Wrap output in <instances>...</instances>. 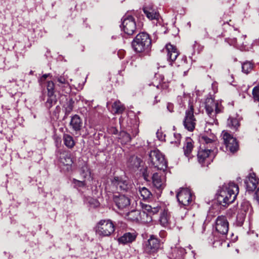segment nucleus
Segmentation results:
<instances>
[{"mask_svg": "<svg viewBox=\"0 0 259 259\" xmlns=\"http://www.w3.org/2000/svg\"><path fill=\"white\" fill-rule=\"evenodd\" d=\"M201 142L207 145L206 149H214L217 145L216 137L213 134L208 135L204 134L200 139Z\"/></svg>", "mask_w": 259, "mask_h": 259, "instance_id": "obj_15", "label": "nucleus"}, {"mask_svg": "<svg viewBox=\"0 0 259 259\" xmlns=\"http://www.w3.org/2000/svg\"><path fill=\"white\" fill-rule=\"evenodd\" d=\"M127 220L133 222H139L140 211L138 210H134L126 214Z\"/></svg>", "mask_w": 259, "mask_h": 259, "instance_id": "obj_25", "label": "nucleus"}, {"mask_svg": "<svg viewBox=\"0 0 259 259\" xmlns=\"http://www.w3.org/2000/svg\"><path fill=\"white\" fill-rule=\"evenodd\" d=\"M122 29L127 35H132L136 29V24L135 19L132 16H128L123 20Z\"/></svg>", "mask_w": 259, "mask_h": 259, "instance_id": "obj_11", "label": "nucleus"}, {"mask_svg": "<svg viewBox=\"0 0 259 259\" xmlns=\"http://www.w3.org/2000/svg\"><path fill=\"white\" fill-rule=\"evenodd\" d=\"M57 81L58 82V85L61 87H65L69 86V83L67 79L64 76H59L56 78Z\"/></svg>", "mask_w": 259, "mask_h": 259, "instance_id": "obj_34", "label": "nucleus"}, {"mask_svg": "<svg viewBox=\"0 0 259 259\" xmlns=\"http://www.w3.org/2000/svg\"><path fill=\"white\" fill-rule=\"evenodd\" d=\"M112 112L114 113L120 114L124 110V107L119 101L113 103L112 106Z\"/></svg>", "mask_w": 259, "mask_h": 259, "instance_id": "obj_26", "label": "nucleus"}, {"mask_svg": "<svg viewBox=\"0 0 259 259\" xmlns=\"http://www.w3.org/2000/svg\"><path fill=\"white\" fill-rule=\"evenodd\" d=\"M149 35L145 32L139 33L132 42V46L137 52H142L151 45Z\"/></svg>", "mask_w": 259, "mask_h": 259, "instance_id": "obj_4", "label": "nucleus"}, {"mask_svg": "<svg viewBox=\"0 0 259 259\" xmlns=\"http://www.w3.org/2000/svg\"><path fill=\"white\" fill-rule=\"evenodd\" d=\"M213 150L211 149H205L200 150L197 154L198 160L201 164L208 165L212 161L213 156L211 153Z\"/></svg>", "mask_w": 259, "mask_h": 259, "instance_id": "obj_13", "label": "nucleus"}, {"mask_svg": "<svg viewBox=\"0 0 259 259\" xmlns=\"http://www.w3.org/2000/svg\"><path fill=\"white\" fill-rule=\"evenodd\" d=\"M241 207L244 212H245L248 208V204L247 203L244 202V204L241 205Z\"/></svg>", "mask_w": 259, "mask_h": 259, "instance_id": "obj_43", "label": "nucleus"}, {"mask_svg": "<svg viewBox=\"0 0 259 259\" xmlns=\"http://www.w3.org/2000/svg\"><path fill=\"white\" fill-rule=\"evenodd\" d=\"M169 106H170V105H168L167 106V107L169 111H170V110L169 109V108H170Z\"/></svg>", "mask_w": 259, "mask_h": 259, "instance_id": "obj_47", "label": "nucleus"}, {"mask_svg": "<svg viewBox=\"0 0 259 259\" xmlns=\"http://www.w3.org/2000/svg\"><path fill=\"white\" fill-rule=\"evenodd\" d=\"M228 125L233 130H236L239 126L238 120L236 118L229 117L227 121Z\"/></svg>", "mask_w": 259, "mask_h": 259, "instance_id": "obj_30", "label": "nucleus"}, {"mask_svg": "<svg viewBox=\"0 0 259 259\" xmlns=\"http://www.w3.org/2000/svg\"><path fill=\"white\" fill-rule=\"evenodd\" d=\"M139 192L143 199L147 200L151 197L152 194L146 188L142 187L139 189Z\"/></svg>", "mask_w": 259, "mask_h": 259, "instance_id": "obj_32", "label": "nucleus"}, {"mask_svg": "<svg viewBox=\"0 0 259 259\" xmlns=\"http://www.w3.org/2000/svg\"><path fill=\"white\" fill-rule=\"evenodd\" d=\"M143 210L140 211L139 222L142 223H148L152 221V215L157 213L159 210V207L153 206L146 204H142Z\"/></svg>", "mask_w": 259, "mask_h": 259, "instance_id": "obj_7", "label": "nucleus"}, {"mask_svg": "<svg viewBox=\"0 0 259 259\" xmlns=\"http://www.w3.org/2000/svg\"><path fill=\"white\" fill-rule=\"evenodd\" d=\"M149 157V160L152 166L159 170L164 171L166 169L167 167L166 162L164 156L158 150L155 149L151 151Z\"/></svg>", "mask_w": 259, "mask_h": 259, "instance_id": "obj_6", "label": "nucleus"}, {"mask_svg": "<svg viewBox=\"0 0 259 259\" xmlns=\"http://www.w3.org/2000/svg\"><path fill=\"white\" fill-rule=\"evenodd\" d=\"M117 132V130L115 128H112L111 129V133L114 134H116Z\"/></svg>", "mask_w": 259, "mask_h": 259, "instance_id": "obj_45", "label": "nucleus"}, {"mask_svg": "<svg viewBox=\"0 0 259 259\" xmlns=\"http://www.w3.org/2000/svg\"><path fill=\"white\" fill-rule=\"evenodd\" d=\"M222 136L227 150L234 153L238 150V144L236 141V139L231 135L225 131H223L222 134Z\"/></svg>", "mask_w": 259, "mask_h": 259, "instance_id": "obj_8", "label": "nucleus"}, {"mask_svg": "<svg viewBox=\"0 0 259 259\" xmlns=\"http://www.w3.org/2000/svg\"><path fill=\"white\" fill-rule=\"evenodd\" d=\"M169 106H170V105H168L167 106V107L169 111H170V110L169 109V108H170Z\"/></svg>", "mask_w": 259, "mask_h": 259, "instance_id": "obj_48", "label": "nucleus"}, {"mask_svg": "<svg viewBox=\"0 0 259 259\" xmlns=\"http://www.w3.org/2000/svg\"><path fill=\"white\" fill-rule=\"evenodd\" d=\"M119 140L122 144H126L131 140L130 135L124 131H122L119 134Z\"/></svg>", "mask_w": 259, "mask_h": 259, "instance_id": "obj_29", "label": "nucleus"}, {"mask_svg": "<svg viewBox=\"0 0 259 259\" xmlns=\"http://www.w3.org/2000/svg\"><path fill=\"white\" fill-rule=\"evenodd\" d=\"M157 99H158V97L156 96L155 97V101H154V104L157 103H158V101H159V100H158Z\"/></svg>", "mask_w": 259, "mask_h": 259, "instance_id": "obj_46", "label": "nucleus"}, {"mask_svg": "<svg viewBox=\"0 0 259 259\" xmlns=\"http://www.w3.org/2000/svg\"><path fill=\"white\" fill-rule=\"evenodd\" d=\"M63 141L65 145L68 148H72L75 145L73 138L69 135L64 134L63 136Z\"/></svg>", "mask_w": 259, "mask_h": 259, "instance_id": "obj_28", "label": "nucleus"}, {"mask_svg": "<svg viewBox=\"0 0 259 259\" xmlns=\"http://www.w3.org/2000/svg\"><path fill=\"white\" fill-rule=\"evenodd\" d=\"M131 185L121 178L115 177L111 180V183L105 188L106 190L114 194V201L119 209H123L128 207L131 203L130 198L124 195L119 194L121 191H127Z\"/></svg>", "mask_w": 259, "mask_h": 259, "instance_id": "obj_1", "label": "nucleus"}, {"mask_svg": "<svg viewBox=\"0 0 259 259\" xmlns=\"http://www.w3.org/2000/svg\"><path fill=\"white\" fill-rule=\"evenodd\" d=\"M50 76V74H44L42 76V77L40 78L39 79V81L41 82V83H43L45 80L46 79V78L48 77V76Z\"/></svg>", "mask_w": 259, "mask_h": 259, "instance_id": "obj_42", "label": "nucleus"}, {"mask_svg": "<svg viewBox=\"0 0 259 259\" xmlns=\"http://www.w3.org/2000/svg\"><path fill=\"white\" fill-rule=\"evenodd\" d=\"M48 98L46 102V106L48 108H51L56 103L57 99L56 96H54V93L48 94Z\"/></svg>", "mask_w": 259, "mask_h": 259, "instance_id": "obj_33", "label": "nucleus"}, {"mask_svg": "<svg viewBox=\"0 0 259 259\" xmlns=\"http://www.w3.org/2000/svg\"><path fill=\"white\" fill-rule=\"evenodd\" d=\"M72 183L74 185V187L77 189L83 188L86 185L84 181H79L75 179L72 180Z\"/></svg>", "mask_w": 259, "mask_h": 259, "instance_id": "obj_36", "label": "nucleus"}, {"mask_svg": "<svg viewBox=\"0 0 259 259\" xmlns=\"http://www.w3.org/2000/svg\"><path fill=\"white\" fill-rule=\"evenodd\" d=\"M115 231V226L110 220H101L96 225V232L100 237L110 236Z\"/></svg>", "mask_w": 259, "mask_h": 259, "instance_id": "obj_5", "label": "nucleus"}, {"mask_svg": "<svg viewBox=\"0 0 259 259\" xmlns=\"http://www.w3.org/2000/svg\"><path fill=\"white\" fill-rule=\"evenodd\" d=\"M193 148L192 140L190 138H188L186 140V143L183 147L185 155L189 157Z\"/></svg>", "mask_w": 259, "mask_h": 259, "instance_id": "obj_27", "label": "nucleus"}, {"mask_svg": "<svg viewBox=\"0 0 259 259\" xmlns=\"http://www.w3.org/2000/svg\"><path fill=\"white\" fill-rule=\"evenodd\" d=\"M181 136L180 134L174 133L173 136L170 138V143L175 144L178 146L180 143Z\"/></svg>", "mask_w": 259, "mask_h": 259, "instance_id": "obj_35", "label": "nucleus"}, {"mask_svg": "<svg viewBox=\"0 0 259 259\" xmlns=\"http://www.w3.org/2000/svg\"><path fill=\"white\" fill-rule=\"evenodd\" d=\"M239 192L238 186L234 183L224 184L218 192L217 201L220 205L226 206L232 203Z\"/></svg>", "mask_w": 259, "mask_h": 259, "instance_id": "obj_2", "label": "nucleus"}, {"mask_svg": "<svg viewBox=\"0 0 259 259\" xmlns=\"http://www.w3.org/2000/svg\"><path fill=\"white\" fill-rule=\"evenodd\" d=\"M242 71L245 73H248L252 68V65L250 62H245L242 64Z\"/></svg>", "mask_w": 259, "mask_h": 259, "instance_id": "obj_38", "label": "nucleus"}, {"mask_svg": "<svg viewBox=\"0 0 259 259\" xmlns=\"http://www.w3.org/2000/svg\"><path fill=\"white\" fill-rule=\"evenodd\" d=\"M206 112L210 117V119L207 121L209 124L215 123L218 124L217 120L215 118L217 114L222 111V106L219 102H215L212 98H207L205 102Z\"/></svg>", "mask_w": 259, "mask_h": 259, "instance_id": "obj_3", "label": "nucleus"}, {"mask_svg": "<svg viewBox=\"0 0 259 259\" xmlns=\"http://www.w3.org/2000/svg\"><path fill=\"white\" fill-rule=\"evenodd\" d=\"M70 124L73 130L78 131L81 129L82 121L78 115H75L72 117Z\"/></svg>", "mask_w": 259, "mask_h": 259, "instance_id": "obj_22", "label": "nucleus"}, {"mask_svg": "<svg viewBox=\"0 0 259 259\" xmlns=\"http://www.w3.org/2000/svg\"><path fill=\"white\" fill-rule=\"evenodd\" d=\"M252 94L254 101L259 102V86L254 87Z\"/></svg>", "mask_w": 259, "mask_h": 259, "instance_id": "obj_39", "label": "nucleus"}, {"mask_svg": "<svg viewBox=\"0 0 259 259\" xmlns=\"http://www.w3.org/2000/svg\"><path fill=\"white\" fill-rule=\"evenodd\" d=\"M215 229L222 235H225L229 230V223L224 216L221 215L217 218L215 221Z\"/></svg>", "mask_w": 259, "mask_h": 259, "instance_id": "obj_14", "label": "nucleus"}, {"mask_svg": "<svg viewBox=\"0 0 259 259\" xmlns=\"http://www.w3.org/2000/svg\"><path fill=\"white\" fill-rule=\"evenodd\" d=\"M170 214L167 210L164 209L160 213L159 222L160 224L164 226H167L169 224Z\"/></svg>", "mask_w": 259, "mask_h": 259, "instance_id": "obj_24", "label": "nucleus"}, {"mask_svg": "<svg viewBox=\"0 0 259 259\" xmlns=\"http://www.w3.org/2000/svg\"><path fill=\"white\" fill-rule=\"evenodd\" d=\"M140 159L137 157L131 156L128 160V166L131 167H138L140 165Z\"/></svg>", "mask_w": 259, "mask_h": 259, "instance_id": "obj_31", "label": "nucleus"}, {"mask_svg": "<svg viewBox=\"0 0 259 259\" xmlns=\"http://www.w3.org/2000/svg\"><path fill=\"white\" fill-rule=\"evenodd\" d=\"M61 162L66 166V170H69L71 169L73 163L71 155L69 153H63L60 156Z\"/></svg>", "mask_w": 259, "mask_h": 259, "instance_id": "obj_21", "label": "nucleus"}, {"mask_svg": "<svg viewBox=\"0 0 259 259\" xmlns=\"http://www.w3.org/2000/svg\"><path fill=\"white\" fill-rule=\"evenodd\" d=\"M80 174L82 175L84 178H85L90 174L89 169L86 163H84L80 168Z\"/></svg>", "mask_w": 259, "mask_h": 259, "instance_id": "obj_37", "label": "nucleus"}, {"mask_svg": "<svg viewBox=\"0 0 259 259\" xmlns=\"http://www.w3.org/2000/svg\"><path fill=\"white\" fill-rule=\"evenodd\" d=\"M165 49L167 52V60L169 62H173L179 55V51L175 46L170 44L166 45Z\"/></svg>", "mask_w": 259, "mask_h": 259, "instance_id": "obj_16", "label": "nucleus"}, {"mask_svg": "<svg viewBox=\"0 0 259 259\" xmlns=\"http://www.w3.org/2000/svg\"><path fill=\"white\" fill-rule=\"evenodd\" d=\"M153 85L157 89H166L168 87V82L164 81V76L160 74H156L153 81Z\"/></svg>", "mask_w": 259, "mask_h": 259, "instance_id": "obj_19", "label": "nucleus"}, {"mask_svg": "<svg viewBox=\"0 0 259 259\" xmlns=\"http://www.w3.org/2000/svg\"><path fill=\"white\" fill-rule=\"evenodd\" d=\"M254 198L259 203V191L257 190L254 194Z\"/></svg>", "mask_w": 259, "mask_h": 259, "instance_id": "obj_44", "label": "nucleus"}, {"mask_svg": "<svg viewBox=\"0 0 259 259\" xmlns=\"http://www.w3.org/2000/svg\"><path fill=\"white\" fill-rule=\"evenodd\" d=\"M165 176L163 174L156 172L152 177V183L154 187L159 189H163L165 186Z\"/></svg>", "mask_w": 259, "mask_h": 259, "instance_id": "obj_18", "label": "nucleus"}, {"mask_svg": "<svg viewBox=\"0 0 259 259\" xmlns=\"http://www.w3.org/2000/svg\"><path fill=\"white\" fill-rule=\"evenodd\" d=\"M193 113V107L189 104V109L186 111V115L183 121L185 128L189 131H193L196 124V120Z\"/></svg>", "mask_w": 259, "mask_h": 259, "instance_id": "obj_10", "label": "nucleus"}, {"mask_svg": "<svg viewBox=\"0 0 259 259\" xmlns=\"http://www.w3.org/2000/svg\"><path fill=\"white\" fill-rule=\"evenodd\" d=\"M54 83L53 81H50L48 82L47 90L48 94L54 93Z\"/></svg>", "mask_w": 259, "mask_h": 259, "instance_id": "obj_40", "label": "nucleus"}, {"mask_svg": "<svg viewBox=\"0 0 259 259\" xmlns=\"http://www.w3.org/2000/svg\"><path fill=\"white\" fill-rule=\"evenodd\" d=\"M89 203L93 207H97L99 206L100 203L96 199H91L89 200Z\"/></svg>", "mask_w": 259, "mask_h": 259, "instance_id": "obj_41", "label": "nucleus"}, {"mask_svg": "<svg viewBox=\"0 0 259 259\" xmlns=\"http://www.w3.org/2000/svg\"><path fill=\"white\" fill-rule=\"evenodd\" d=\"M144 12L147 17L150 20L159 19L160 17L159 13L152 6H147L143 9Z\"/></svg>", "mask_w": 259, "mask_h": 259, "instance_id": "obj_20", "label": "nucleus"}, {"mask_svg": "<svg viewBox=\"0 0 259 259\" xmlns=\"http://www.w3.org/2000/svg\"><path fill=\"white\" fill-rule=\"evenodd\" d=\"M245 183L247 191H252L256 189L258 184V180L256 178L255 174L253 172L249 174Z\"/></svg>", "mask_w": 259, "mask_h": 259, "instance_id": "obj_17", "label": "nucleus"}, {"mask_svg": "<svg viewBox=\"0 0 259 259\" xmlns=\"http://www.w3.org/2000/svg\"><path fill=\"white\" fill-rule=\"evenodd\" d=\"M136 239V236L131 233H125L118 239L119 243L125 244L133 242Z\"/></svg>", "mask_w": 259, "mask_h": 259, "instance_id": "obj_23", "label": "nucleus"}, {"mask_svg": "<svg viewBox=\"0 0 259 259\" xmlns=\"http://www.w3.org/2000/svg\"><path fill=\"white\" fill-rule=\"evenodd\" d=\"M177 197L180 204L184 206H188L191 204L194 199L190 190L183 188L177 193Z\"/></svg>", "mask_w": 259, "mask_h": 259, "instance_id": "obj_9", "label": "nucleus"}, {"mask_svg": "<svg viewBox=\"0 0 259 259\" xmlns=\"http://www.w3.org/2000/svg\"><path fill=\"white\" fill-rule=\"evenodd\" d=\"M159 247V240L151 235L145 243V251L148 254H153L158 250Z\"/></svg>", "mask_w": 259, "mask_h": 259, "instance_id": "obj_12", "label": "nucleus"}]
</instances>
